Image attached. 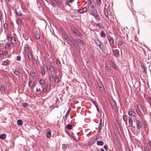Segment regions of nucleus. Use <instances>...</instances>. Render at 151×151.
I'll list each match as a JSON object with an SVG mask.
<instances>
[{
  "mask_svg": "<svg viewBox=\"0 0 151 151\" xmlns=\"http://www.w3.org/2000/svg\"><path fill=\"white\" fill-rule=\"evenodd\" d=\"M133 121L136 123V128L137 129H139L142 128L143 124V122L142 121H140L137 118H135L133 119Z\"/></svg>",
  "mask_w": 151,
  "mask_h": 151,
  "instance_id": "1",
  "label": "nucleus"
},
{
  "mask_svg": "<svg viewBox=\"0 0 151 151\" xmlns=\"http://www.w3.org/2000/svg\"><path fill=\"white\" fill-rule=\"evenodd\" d=\"M70 29L71 32L77 36H81V34L74 27L71 26L70 27Z\"/></svg>",
  "mask_w": 151,
  "mask_h": 151,
  "instance_id": "2",
  "label": "nucleus"
},
{
  "mask_svg": "<svg viewBox=\"0 0 151 151\" xmlns=\"http://www.w3.org/2000/svg\"><path fill=\"white\" fill-rule=\"evenodd\" d=\"M128 114L130 116H134L136 117L137 116V114L132 109H129Z\"/></svg>",
  "mask_w": 151,
  "mask_h": 151,
  "instance_id": "3",
  "label": "nucleus"
},
{
  "mask_svg": "<svg viewBox=\"0 0 151 151\" xmlns=\"http://www.w3.org/2000/svg\"><path fill=\"white\" fill-rule=\"evenodd\" d=\"M95 42L97 45L102 50H103L104 48L103 47V44L102 43H101L100 41H99V40L97 39L95 41Z\"/></svg>",
  "mask_w": 151,
  "mask_h": 151,
  "instance_id": "4",
  "label": "nucleus"
},
{
  "mask_svg": "<svg viewBox=\"0 0 151 151\" xmlns=\"http://www.w3.org/2000/svg\"><path fill=\"white\" fill-rule=\"evenodd\" d=\"M91 14L96 19H98L99 15L98 14L96 10H91Z\"/></svg>",
  "mask_w": 151,
  "mask_h": 151,
  "instance_id": "5",
  "label": "nucleus"
},
{
  "mask_svg": "<svg viewBox=\"0 0 151 151\" xmlns=\"http://www.w3.org/2000/svg\"><path fill=\"white\" fill-rule=\"evenodd\" d=\"M106 36L107 37L108 40L109 41L111 45L112 46L114 45V40H113V38L111 37L109 35H106V34L104 33V37H105Z\"/></svg>",
  "mask_w": 151,
  "mask_h": 151,
  "instance_id": "6",
  "label": "nucleus"
},
{
  "mask_svg": "<svg viewBox=\"0 0 151 151\" xmlns=\"http://www.w3.org/2000/svg\"><path fill=\"white\" fill-rule=\"evenodd\" d=\"M112 51L115 57L116 58H118L119 55V51L117 50H112Z\"/></svg>",
  "mask_w": 151,
  "mask_h": 151,
  "instance_id": "7",
  "label": "nucleus"
},
{
  "mask_svg": "<svg viewBox=\"0 0 151 151\" xmlns=\"http://www.w3.org/2000/svg\"><path fill=\"white\" fill-rule=\"evenodd\" d=\"M56 2L58 6L61 8H63V5L62 3V1L61 0H55V4Z\"/></svg>",
  "mask_w": 151,
  "mask_h": 151,
  "instance_id": "8",
  "label": "nucleus"
},
{
  "mask_svg": "<svg viewBox=\"0 0 151 151\" xmlns=\"http://www.w3.org/2000/svg\"><path fill=\"white\" fill-rule=\"evenodd\" d=\"M29 60L31 61H33V57L32 53L31 52H28L27 54Z\"/></svg>",
  "mask_w": 151,
  "mask_h": 151,
  "instance_id": "9",
  "label": "nucleus"
},
{
  "mask_svg": "<svg viewBox=\"0 0 151 151\" xmlns=\"http://www.w3.org/2000/svg\"><path fill=\"white\" fill-rule=\"evenodd\" d=\"M74 0H66L65 5L70 6V4L73 2Z\"/></svg>",
  "mask_w": 151,
  "mask_h": 151,
  "instance_id": "10",
  "label": "nucleus"
},
{
  "mask_svg": "<svg viewBox=\"0 0 151 151\" xmlns=\"http://www.w3.org/2000/svg\"><path fill=\"white\" fill-rule=\"evenodd\" d=\"M47 137L48 138H50L51 135V131L49 129H46Z\"/></svg>",
  "mask_w": 151,
  "mask_h": 151,
  "instance_id": "11",
  "label": "nucleus"
},
{
  "mask_svg": "<svg viewBox=\"0 0 151 151\" xmlns=\"http://www.w3.org/2000/svg\"><path fill=\"white\" fill-rule=\"evenodd\" d=\"M129 127H132L133 125L132 119L131 117H129Z\"/></svg>",
  "mask_w": 151,
  "mask_h": 151,
  "instance_id": "12",
  "label": "nucleus"
},
{
  "mask_svg": "<svg viewBox=\"0 0 151 151\" xmlns=\"http://www.w3.org/2000/svg\"><path fill=\"white\" fill-rule=\"evenodd\" d=\"M15 13L18 17L21 16L22 14L21 11L20 10H15Z\"/></svg>",
  "mask_w": 151,
  "mask_h": 151,
  "instance_id": "13",
  "label": "nucleus"
},
{
  "mask_svg": "<svg viewBox=\"0 0 151 151\" xmlns=\"http://www.w3.org/2000/svg\"><path fill=\"white\" fill-rule=\"evenodd\" d=\"M104 53L107 55L109 56L111 53V51L110 49H106V51L105 50Z\"/></svg>",
  "mask_w": 151,
  "mask_h": 151,
  "instance_id": "14",
  "label": "nucleus"
},
{
  "mask_svg": "<svg viewBox=\"0 0 151 151\" xmlns=\"http://www.w3.org/2000/svg\"><path fill=\"white\" fill-rule=\"evenodd\" d=\"M141 67L143 68L144 72L146 73L147 67L144 65V63H142L141 64Z\"/></svg>",
  "mask_w": 151,
  "mask_h": 151,
  "instance_id": "15",
  "label": "nucleus"
},
{
  "mask_svg": "<svg viewBox=\"0 0 151 151\" xmlns=\"http://www.w3.org/2000/svg\"><path fill=\"white\" fill-rule=\"evenodd\" d=\"M93 4V1L91 0H88V5L90 6L91 7V9H92V8H93V4Z\"/></svg>",
  "mask_w": 151,
  "mask_h": 151,
  "instance_id": "16",
  "label": "nucleus"
},
{
  "mask_svg": "<svg viewBox=\"0 0 151 151\" xmlns=\"http://www.w3.org/2000/svg\"><path fill=\"white\" fill-rule=\"evenodd\" d=\"M110 65L111 66V67L115 68V70H116L117 69V66L115 64H114V63H113L112 62H111L110 64Z\"/></svg>",
  "mask_w": 151,
  "mask_h": 151,
  "instance_id": "17",
  "label": "nucleus"
},
{
  "mask_svg": "<svg viewBox=\"0 0 151 151\" xmlns=\"http://www.w3.org/2000/svg\"><path fill=\"white\" fill-rule=\"evenodd\" d=\"M123 119L124 122L126 123H127V122L128 119L127 116L125 114L124 115L123 117Z\"/></svg>",
  "mask_w": 151,
  "mask_h": 151,
  "instance_id": "18",
  "label": "nucleus"
},
{
  "mask_svg": "<svg viewBox=\"0 0 151 151\" xmlns=\"http://www.w3.org/2000/svg\"><path fill=\"white\" fill-rule=\"evenodd\" d=\"M116 126L118 131H121V129L119 123L116 124Z\"/></svg>",
  "mask_w": 151,
  "mask_h": 151,
  "instance_id": "19",
  "label": "nucleus"
},
{
  "mask_svg": "<svg viewBox=\"0 0 151 151\" xmlns=\"http://www.w3.org/2000/svg\"><path fill=\"white\" fill-rule=\"evenodd\" d=\"M16 22L18 25L20 26L22 22L21 20L17 18L16 20Z\"/></svg>",
  "mask_w": 151,
  "mask_h": 151,
  "instance_id": "20",
  "label": "nucleus"
},
{
  "mask_svg": "<svg viewBox=\"0 0 151 151\" xmlns=\"http://www.w3.org/2000/svg\"><path fill=\"white\" fill-rule=\"evenodd\" d=\"M6 136L5 134H3L0 135V138L1 139H4L6 137Z\"/></svg>",
  "mask_w": 151,
  "mask_h": 151,
  "instance_id": "21",
  "label": "nucleus"
},
{
  "mask_svg": "<svg viewBox=\"0 0 151 151\" xmlns=\"http://www.w3.org/2000/svg\"><path fill=\"white\" fill-rule=\"evenodd\" d=\"M104 142L102 141H98L97 142V144L98 145H102Z\"/></svg>",
  "mask_w": 151,
  "mask_h": 151,
  "instance_id": "22",
  "label": "nucleus"
},
{
  "mask_svg": "<svg viewBox=\"0 0 151 151\" xmlns=\"http://www.w3.org/2000/svg\"><path fill=\"white\" fill-rule=\"evenodd\" d=\"M17 124L19 126H21L22 125V120L21 119L18 120L17 121Z\"/></svg>",
  "mask_w": 151,
  "mask_h": 151,
  "instance_id": "23",
  "label": "nucleus"
},
{
  "mask_svg": "<svg viewBox=\"0 0 151 151\" xmlns=\"http://www.w3.org/2000/svg\"><path fill=\"white\" fill-rule=\"evenodd\" d=\"M49 69L51 72H54L55 70V69L54 67L52 65H50L49 67Z\"/></svg>",
  "mask_w": 151,
  "mask_h": 151,
  "instance_id": "24",
  "label": "nucleus"
},
{
  "mask_svg": "<svg viewBox=\"0 0 151 151\" xmlns=\"http://www.w3.org/2000/svg\"><path fill=\"white\" fill-rule=\"evenodd\" d=\"M76 40L77 41L81 43L82 45H83L84 44V42L81 39L77 38L76 39Z\"/></svg>",
  "mask_w": 151,
  "mask_h": 151,
  "instance_id": "25",
  "label": "nucleus"
},
{
  "mask_svg": "<svg viewBox=\"0 0 151 151\" xmlns=\"http://www.w3.org/2000/svg\"><path fill=\"white\" fill-rule=\"evenodd\" d=\"M71 42L73 44L74 46L76 48L78 47V45L77 43L76 42L75 40H73Z\"/></svg>",
  "mask_w": 151,
  "mask_h": 151,
  "instance_id": "26",
  "label": "nucleus"
},
{
  "mask_svg": "<svg viewBox=\"0 0 151 151\" xmlns=\"http://www.w3.org/2000/svg\"><path fill=\"white\" fill-rule=\"evenodd\" d=\"M35 38L36 39L38 40L40 38V36L37 33H35Z\"/></svg>",
  "mask_w": 151,
  "mask_h": 151,
  "instance_id": "27",
  "label": "nucleus"
},
{
  "mask_svg": "<svg viewBox=\"0 0 151 151\" xmlns=\"http://www.w3.org/2000/svg\"><path fill=\"white\" fill-rule=\"evenodd\" d=\"M101 122H102V120H100V124H99V125L98 127L99 130L98 131L99 132H100L101 130Z\"/></svg>",
  "mask_w": 151,
  "mask_h": 151,
  "instance_id": "28",
  "label": "nucleus"
},
{
  "mask_svg": "<svg viewBox=\"0 0 151 151\" xmlns=\"http://www.w3.org/2000/svg\"><path fill=\"white\" fill-rule=\"evenodd\" d=\"M54 78L52 74H51L49 76V80L51 82L53 80Z\"/></svg>",
  "mask_w": 151,
  "mask_h": 151,
  "instance_id": "29",
  "label": "nucleus"
},
{
  "mask_svg": "<svg viewBox=\"0 0 151 151\" xmlns=\"http://www.w3.org/2000/svg\"><path fill=\"white\" fill-rule=\"evenodd\" d=\"M98 85L99 86V87L100 89L101 90H103V89H104V88H103V86L102 85V84H101V83H98Z\"/></svg>",
  "mask_w": 151,
  "mask_h": 151,
  "instance_id": "30",
  "label": "nucleus"
},
{
  "mask_svg": "<svg viewBox=\"0 0 151 151\" xmlns=\"http://www.w3.org/2000/svg\"><path fill=\"white\" fill-rule=\"evenodd\" d=\"M24 50L25 52H29L28 47L27 45H26L24 47Z\"/></svg>",
  "mask_w": 151,
  "mask_h": 151,
  "instance_id": "31",
  "label": "nucleus"
},
{
  "mask_svg": "<svg viewBox=\"0 0 151 151\" xmlns=\"http://www.w3.org/2000/svg\"><path fill=\"white\" fill-rule=\"evenodd\" d=\"M136 111L138 115H139V116H142L141 113L140 111H139V110L138 109H137L136 110Z\"/></svg>",
  "mask_w": 151,
  "mask_h": 151,
  "instance_id": "32",
  "label": "nucleus"
},
{
  "mask_svg": "<svg viewBox=\"0 0 151 151\" xmlns=\"http://www.w3.org/2000/svg\"><path fill=\"white\" fill-rule=\"evenodd\" d=\"M111 106L115 110H116V109H117V107L116 106V105L113 102V103L111 104Z\"/></svg>",
  "mask_w": 151,
  "mask_h": 151,
  "instance_id": "33",
  "label": "nucleus"
},
{
  "mask_svg": "<svg viewBox=\"0 0 151 151\" xmlns=\"http://www.w3.org/2000/svg\"><path fill=\"white\" fill-rule=\"evenodd\" d=\"M87 10H77V12L81 13L86 12Z\"/></svg>",
  "mask_w": 151,
  "mask_h": 151,
  "instance_id": "34",
  "label": "nucleus"
},
{
  "mask_svg": "<svg viewBox=\"0 0 151 151\" xmlns=\"http://www.w3.org/2000/svg\"><path fill=\"white\" fill-rule=\"evenodd\" d=\"M66 127L68 129L70 130L72 129V127L70 124H68L66 126Z\"/></svg>",
  "mask_w": 151,
  "mask_h": 151,
  "instance_id": "35",
  "label": "nucleus"
},
{
  "mask_svg": "<svg viewBox=\"0 0 151 151\" xmlns=\"http://www.w3.org/2000/svg\"><path fill=\"white\" fill-rule=\"evenodd\" d=\"M115 138L114 140V142L116 143L117 144H118L119 143L118 140L117 139V137L116 135L115 136Z\"/></svg>",
  "mask_w": 151,
  "mask_h": 151,
  "instance_id": "36",
  "label": "nucleus"
},
{
  "mask_svg": "<svg viewBox=\"0 0 151 151\" xmlns=\"http://www.w3.org/2000/svg\"><path fill=\"white\" fill-rule=\"evenodd\" d=\"M14 73L17 76H18L19 74V71L17 70H14Z\"/></svg>",
  "mask_w": 151,
  "mask_h": 151,
  "instance_id": "37",
  "label": "nucleus"
},
{
  "mask_svg": "<svg viewBox=\"0 0 151 151\" xmlns=\"http://www.w3.org/2000/svg\"><path fill=\"white\" fill-rule=\"evenodd\" d=\"M40 83L41 85H43L44 84V81L43 79H41L40 80Z\"/></svg>",
  "mask_w": 151,
  "mask_h": 151,
  "instance_id": "38",
  "label": "nucleus"
},
{
  "mask_svg": "<svg viewBox=\"0 0 151 151\" xmlns=\"http://www.w3.org/2000/svg\"><path fill=\"white\" fill-rule=\"evenodd\" d=\"M15 42V39L14 37H12L11 39V44H12L13 45V43Z\"/></svg>",
  "mask_w": 151,
  "mask_h": 151,
  "instance_id": "39",
  "label": "nucleus"
},
{
  "mask_svg": "<svg viewBox=\"0 0 151 151\" xmlns=\"http://www.w3.org/2000/svg\"><path fill=\"white\" fill-rule=\"evenodd\" d=\"M96 4L98 5L99 6L101 3V0H96Z\"/></svg>",
  "mask_w": 151,
  "mask_h": 151,
  "instance_id": "40",
  "label": "nucleus"
},
{
  "mask_svg": "<svg viewBox=\"0 0 151 151\" xmlns=\"http://www.w3.org/2000/svg\"><path fill=\"white\" fill-rule=\"evenodd\" d=\"M5 89V87L4 86H1L0 88V90L1 92L4 91Z\"/></svg>",
  "mask_w": 151,
  "mask_h": 151,
  "instance_id": "41",
  "label": "nucleus"
},
{
  "mask_svg": "<svg viewBox=\"0 0 151 151\" xmlns=\"http://www.w3.org/2000/svg\"><path fill=\"white\" fill-rule=\"evenodd\" d=\"M35 73L34 71H31L30 73V75L32 76H35Z\"/></svg>",
  "mask_w": 151,
  "mask_h": 151,
  "instance_id": "42",
  "label": "nucleus"
},
{
  "mask_svg": "<svg viewBox=\"0 0 151 151\" xmlns=\"http://www.w3.org/2000/svg\"><path fill=\"white\" fill-rule=\"evenodd\" d=\"M58 80H59V78L57 76H55V79H54L55 82H57V83H58Z\"/></svg>",
  "mask_w": 151,
  "mask_h": 151,
  "instance_id": "43",
  "label": "nucleus"
},
{
  "mask_svg": "<svg viewBox=\"0 0 151 151\" xmlns=\"http://www.w3.org/2000/svg\"><path fill=\"white\" fill-rule=\"evenodd\" d=\"M34 83L33 82V81H30L29 82V86L31 87L32 86L34 85Z\"/></svg>",
  "mask_w": 151,
  "mask_h": 151,
  "instance_id": "44",
  "label": "nucleus"
},
{
  "mask_svg": "<svg viewBox=\"0 0 151 151\" xmlns=\"http://www.w3.org/2000/svg\"><path fill=\"white\" fill-rule=\"evenodd\" d=\"M74 40V39H73V38L71 36H69V38L68 40H69L70 42H71L73 41V40Z\"/></svg>",
  "mask_w": 151,
  "mask_h": 151,
  "instance_id": "45",
  "label": "nucleus"
},
{
  "mask_svg": "<svg viewBox=\"0 0 151 151\" xmlns=\"http://www.w3.org/2000/svg\"><path fill=\"white\" fill-rule=\"evenodd\" d=\"M145 151H150L149 148L148 147L146 146L145 147Z\"/></svg>",
  "mask_w": 151,
  "mask_h": 151,
  "instance_id": "46",
  "label": "nucleus"
},
{
  "mask_svg": "<svg viewBox=\"0 0 151 151\" xmlns=\"http://www.w3.org/2000/svg\"><path fill=\"white\" fill-rule=\"evenodd\" d=\"M118 44L120 46H122L123 45V42L119 40L118 42Z\"/></svg>",
  "mask_w": 151,
  "mask_h": 151,
  "instance_id": "47",
  "label": "nucleus"
},
{
  "mask_svg": "<svg viewBox=\"0 0 151 151\" xmlns=\"http://www.w3.org/2000/svg\"><path fill=\"white\" fill-rule=\"evenodd\" d=\"M92 102H93V104L97 108V104L96 101H93V100H92Z\"/></svg>",
  "mask_w": 151,
  "mask_h": 151,
  "instance_id": "48",
  "label": "nucleus"
},
{
  "mask_svg": "<svg viewBox=\"0 0 151 151\" xmlns=\"http://www.w3.org/2000/svg\"><path fill=\"white\" fill-rule=\"evenodd\" d=\"M4 27L5 29H7V24H5L4 25Z\"/></svg>",
  "mask_w": 151,
  "mask_h": 151,
  "instance_id": "49",
  "label": "nucleus"
},
{
  "mask_svg": "<svg viewBox=\"0 0 151 151\" xmlns=\"http://www.w3.org/2000/svg\"><path fill=\"white\" fill-rule=\"evenodd\" d=\"M64 35V37L65 39L66 40H68L69 37L68 36L66 35L65 34Z\"/></svg>",
  "mask_w": 151,
  "mask_h": 151,
  "instance_id": "50",
  "label": "nucleus"
},
{
  "mask_svg": "<svg viewBox=\"0 0 151 151\" xmlns=\"http://www.w3.org/2000/svg\"><path fill=\"white\" fill-rule=\"evenodd\" d=\"M106 11H104V14L105 16L107 17H108V13L107 11V10H106Z\"/></svg>",
  "mask_w": 151,
  "mask_h": 151,
  "instance_id": "51",
  "label": "nucleus"
},
{
  "mask_svg": "<svg viewBox=\"0 0 151 151\" xmlns=\"http://www.w3.org/2000/svg\"><path fill=\"white\" fill-rule=\"evenodd\" d=\"M10 46V45L9 43H7L5 45V47L6 48H9V47Z\"/></svg>",
  "mask_w": 151,
  "mask_h": 151,
  "instance_id": "52",
  "label": "nucleus"
},
{
  "mask_svg": "<svg viewBox=\"0 0 151 151\" xmlns=\"http://www.w3.org/2000/svg\"><path fill=\"white\" fill-rule=\"evenodd\" d=\"M27 106L28 104L26 103H24L22 105V106L24 107H27Z\"/></svg>",
  "mask_w": 151,
  "mask_h": 151,
  "instance_id": "53",
  "label": "nucleus"
},
{
  "mask_svg": "<svg viewBox=\"0 0 151 151\" xmlns=\"http://www.w3.org/2000/svg\"><path fill=\"white\" fill-rule=\"evenodd\" d=\"M49 1L54 5L55 4V0H49Z\"/></svg>",
  "mask_w": 151,
  "mask_h": 151,
  "instance_id": "54",
  "label": "nucleus"
},
{
  "mask_svg": "<svg viewBox=\"0 0 151 151\" xmlns=\"http://www.w3.org/2000/svg\"><path fill=\"white\" fill-rule=\"evenodd\" d=\"M3 65H6L8 64V63L6 61H4L3 62Z\"/></svg>",
  "mask_w": 151,
  "mask_h": 151,
  "instance_id": "55",
  "label": "nucleus"
},
{
  "mask_svg": "<svg viewBox=\"0 0 151 151\" xmlns=\"http://www.w3.org/2000/svg\"><path fill=\"white\" fill-rule=\"evenodd\" d=\"M33 63L34 65H37V62L36 61H35V59L34 60V61H33Z\"/></svg>",
  "mask_w": 151,
  "mask_h": 151,
  "instance_id": "56",
  "label": "nucleus"
},
{
  "mask_svg": "<svg viewBox=\"0 0 151 151\" xmlns=\"http://www.w3.org/2000/svg\"><path fill=\"white\" fill-rule=\"evenodd\" d=\"M21 57L19 56H17V61H20L21 60Z\"/></svg>",
  "mask_w": 151,
  "mask_h": 151,
  "instance_id": "57",
  "label": "nucleus"
},
{
  "mask_svg": "<svg viewBox=\"0 0 151 151\" xmlns=\"http://www.w3.org/2000/svg\"><path fill=\"white\" fill-rule=\"evenodd\" d=\"M41 73L43 75H45V71H44V70H42L41 71Z\"/></svg>",
  "mask_w": 151,
  "mask_h": 151,
  "instance_id": "58",
  "label": "nucleus"
},
{
  "mask_svg": "<svg viewBox=\"0 0 151 151\" xmlns=\"http://www.w3.org/2000/svg\"><path fill=\"white\" fill-rule=\"evenodd\" d=\"M101 35L102 37H104V32L102 31L101 33Z\"/></svg>",
  "mask_w": 151,
  "mask_h": 151,
  "instance_id": "59",
  "label": "nucleus"
},
{
  "mask_svg": "<svg viewBox=\"0 0 151 151\" xmlns=\"http://www.w3.org/2000/svg\"><path fill=\"white\" fill-rule=\"evenodd\" d=\"M137 106L138 107H139V108L141 109H142V106L141 105V104H137Z\"/></svg>",
  "mask_w": 151,
  "mask_h": 151,
  "instance_id": "60",
  "label": "nucleus"
},
{
  "mask_svg": "<svg viewBox=\"0 0 151 151\" xmlns=\"http://www.w3.org/2000/svg\"><path fill=\"white\" fill-rule=\"evenodd\" d=\"M96 26L98 27H99V28H101V26L100 24H97Z\"/></svg>",
  "mask_w": 151,
  "mask_h": 151,
  "instance_id": "61",
  "label": "nucleus"
},
{
  "mask_svg": "<svg viewBox=\"0 0 151 151\" xmlns=\"http://www.w3.org/2000/svg\"><path fill=\"white\" fill-rule=\"evenodd\" d=\"M50 84L48 83L47 85V88H49L50 87Z\"/></svg>",
  "mask_w": 151,
  "mask_h": 151,
  "instance_id": "62",
  "label": "nucleus"
},
{
  "mask_svg": "<svg viewBox=\"0 0 151 151\" xmlns=\"http://www.w3.org/2000/svg\"><path fill=\"white\" fill-rule=\"evenodd\" d=\"M148 101L151 102V98L150 97H148Z\"/></svg>",
  "mask_w": 151,
  "mask_h": 151,
  "instance_id": "63",
  "label": "nucleus"
},
{
  "mask_svg": "<svg viewBox=\"0 0 151 151\" xmlns=\"http://www.w3.org/2000/svg\"><path fill=\"white\" fill-rule=\"evenodd\" d=\"M36 90V91H40L41 90V89L40 88H37Z\"/></svg>",
  "mask_w": 151,
  "mask_h": 151,
  "instance_id": "64",
  "label": "nucleus"
}]
</instances>
